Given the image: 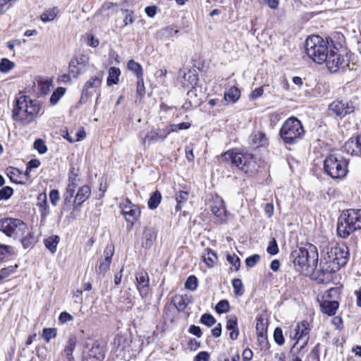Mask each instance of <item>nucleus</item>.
Listing matches in <instances>:
<instances>
[{
  "label": "nucleus",
  "mask_w": 361,
  "mask_h": 361,
  "mask_svg": "<svg viewBox=\"0 0 361 361\" xmlns=\"http://www.w3.org/2000/svg\"><path fill=\"white\" fill-rule=\"evenodd\" d=\"M334 47L333 41L319 35L309 36L305 41V52L314 63L323 64Z\"/></svg>",
  "instance_id": "nucleus-1"
},
{
  "label": "nucleus",
  "mask_w": 361,
  "mask_h": 361,
  "mask_svg": "<svg viewBox=\"0 0 361 361\" xmlns=\"http://www.w3.org/2000/svg\"><path fill=\"white\" fill-rule=\"evenodd\" d=\"M40 110L41 106L37 101L21 94L16 98L12 116L16 121L29 123L35 119Z\"/></svg>",
  "instance_id": "nucleus-2"
},
{
  "label": "nucleus",
  "mask_w": 361,
  "mask_h": 361,
  "mask_svg": "<svg viewBox=\"0 0 361 361\" xmlns=\"http://www.w3.org/2000/svg\"><path fill=\"white\" fill-rule=\"evenodd\" d=\"M360 229L361 209H348L343 210L338 219V235L341 238H346L354 231Z\"/></svg>",
  "instance_id": "nucleus-3"
},
{
  "label": "nucleus",
  "mask_w": 361,
  "mask_h": 361,
  "mask_svg": "<svg viewBox=\"0 0 361 361\" xmlns=\"http://www.w3.org/2000/svg\"><path fill=\"white\" fill-rule=\"evenodd\" d=\"M223 158L227 161H230L232 165L250 176L258 171L259 166L250 153L226 152L223 154Z\"/></svg>",
  "instance_id": "nucleus-4"
},
{
  "label": "nucleus",
  "mask_w": 361,
  "mask_h": 361,
  "mask_svg": "<svg viewBox=\"0 0 361 361\" xmlns=\"http://www.w3.org/2000/svg\"><path fill=\"white\" fill-rule=\"evenodd\" d=\"M293 264L300 267L316 268L318 262V252L316 246L307 244L304 247H300L292 253Z\"/></svg>",
  "instance_id": "nucleus-5"
},
{
  "label": "nucleus",
  "mask_w": 361,
  "mask_h": 361,
  "mask_svg": "<svg viewBox=\"0 0 361 361\" xmlns=\"http://www.w3.org/2000/svg\"><path fill=\"white\" fill-rule=\"evenodd\" d=\"M305 133L301 122L296 118H288L282 125L280 135L284 142L294 144L300 140Z\"/></svg>",
  "instance_id": "nucleus-6"
},
{
  "label": "nucleus",
  "mask_w": 361,
  "mask_h": 361,
  "mask_svg": "<svg viewBox=\"0 0 361 361\" xmlns=\"http://www.w3.org/2000/svg\"><path fill=\"white\" fill-rule=\"evenodd\" d=\"M348 162L342 156L330 154L324 161V171L332 178H341L348 173Z\"/></svg>",
  "instance_id": "nucleus-7"
},
{
  "label": "nucleus",
  "mask_w": 361,
  "mask_h": 361,
  "mask_svg": "<svg viewBox=\"0 0 361 361\" xmlns=\"http://www.w3.org/2000/svg\"><path fill=\"white\" fill-rule=\"evenodd\" d=\"M326 259L331 264H334L340 269L346 264L348 259V248L342 243L332 242L326 247Z\"/></svg>",
  "instance_id": "nucleus-8"
},
{
  "label": "nucleus",
  "mask_w": 361,
  "mask_h": 361,
  "mask_svg": "<svg viewBox=\"0 0 361 361\" xmlns=\"http://www.w3.org/2000/svg\"><path fill=\"white\" fill-rule=\"evenodd\" d=\"M0 231L16 239L26 231V224L18 219L6 218L0 220Z\"/></svg>",
  "instance_id": "nucleus-9"
},
{
  "label": "nucleus",
  "mask_w": 361,
  "mask_h": 361,
  "mask_svg": "<svg viewBox=\"0 0 361 361\" xmlns=\"http://www.w3.org/2000/svg\"><path fill=\"white\" fill-rule=\"evenodd\" d=\"M324 63H326L328 69L336 73L340 70L345 71L350 66V59L347 54H341L338 49L334 46Z\"/></svg>",
  "instance_id": "nucleus-10"
},
{
  "label": "nucleus",
  "mask_w": 361,
  "mask_h": 361,
  "mask_svg": "<svg viewBox=\"0 0 361 361\" xmlns=\"http://www.w3.org/2000/svg\"><path fill=\"white\" fill-rule=\"evenodd\" d=\"M320 269L317 276V280L319 283H326L331 281L333 274L339 269L334 264H331L327 260L326 257L321 259Z\"/></svg>",
  "instance_id": "nucleus-11"
},
{
  "label": "nucleus",
  "mask_w": 361,
  "mask_h": 361,
  "mask_svg": "<svg viewBox=\"0 0 361 361\" xmlns=\"http://www.w3.org/2000/svg\"><path fill=\"white\" fill-rule=\"evenodd\" d=\"M102 80L99 76L91 77L84 85L81 92V100L86 101L97 92L102 85Z\"/></svg>",
  "instance_id": "nucleus-12"
},
{
  "label": "nucleus",
  "mask_w": 361,
  "mask_h": 361,
  "mask_svg": "<svg viewBox=\"0 0 361 361\" xmlns=\"http://www.w3.org/2000/svg\"><path fill=\"white\" fill-rule=\"evenodd\" d=\"M353 109L354 107L348 102L343 100H336L329 106L331 114L340 117H343L353 112Z\"/></svg>",
  "instance_id": "nucleus-13"
},
{
  "label": "nucleus",
  "mask_w": 361,
  "mask_h": 361,
  "mask_svg": "<svg viewBox=\"0 0 361 361\" xmlns=\"http://www.w3.org/2000/svg\"><path fill=\"white\" fill-rule=\"evenodd\" d=\"M137 288L140 295L144 298L148 293L149 284V276L147 271L142 270L136 274Z\"/></svg>",
  "instance_id": "nucleus-14"
},
{
  "label": "nucleus",
  "mask_w": 361,
  "mask_h": 361,
  "mask_svg": "<svg viewBox=\"0 0 361 361\" xmlns=\"http://www.w3.org/2000/svg\"><path fill=\"white\" fill-rule=\"evenodd\" d=\"M121 211L124 215L126 220L130 223L131 226L133 225L134 221L140 214L138 204H123V207H121Z\"/></svg>",
  "instance_id": "nucleus-15"
},
{
  "label": "nucleus",
  "mask_w": 361,
  "mask_h": 361,
  "mask_svg": "<svg viewBox=\"0 0 361 361\" xmlns=\"http://www.w3.org/2000/svg\"><path fill=\"white\" fill-rule=\"evenodd\" d=\"M310 331V324L306 321L298 323L294 329L293 335L290 334V337L295 340V342L300 343L305 337H308Z\"/></svg>",
  "instance_id": "nucleus-16"
},
{
  "label": "nucleus",
  "mask_w": 361,
  "mask_h": 361,
  "mask_svg": "<svg viewBox=\"0 0 361 361\" xmlns=\"http://www.w3.org/2000/svg\"><path fill=\"white\" fill-rule=\"evenodd\" d=\"M343 150L350 155H358L361 154V148L358 145V137L350 138L343 146Z\"/></svg>",
  "instance_id": "nucleus-17"
},
{
  "label": "nucleus",
  "mask_w": 361,
  "mask_h": 361,
  "mask_svg": "<svg viewBox=\"0 0 361 361\" xmlns=\"http://www.w3.org/2000/svg\"><path fill=\"white\" fill-rule=\"evenodd\" d=\"M261 326L262 327L260 329L259 323H257L256 325V330L257 332V342L261 346L262 349H269V343L267 335V329H264L262 324H261Z\"/></svg>",
  "instance_id": "nucleus-18"
},
{
  "label": "nucleus",
  "mask_w": 361,
  "mask_h": 361,
  "mask_svg": "<svg viewBox=\"0 0 361 361\" xmlns=\"http://www.w3.org/2000/svg\"><path fill=\"white\" fill-rule=\"evenodd\" d=\"M22 243L24 248L32 247L37 241L34 234L31 232L26 225V231L23 232V235L18 238Z\"/></svg>",
  "instance_id": "nucleus-19"
},
{
  "label": "nucleus",
  "mask_w": 361,
  "mask_h": 361,
  "mask_svg": "<svg viewBox=\"0 0 361 361\" xmlns=\"http://www.w3.org/2000/svg\"><path fill=\"white\" fill-rule=\"evenodd\" d=\"M250 140L255 147H264L267 144L266 135L262 131H254L250 135Z\"/></svg>",
  "instance_id": "nucleus-20"
},
{
  "label": "nucleus",
  "mask_w": 361,
  "mask_h": 361,
  "mask_svg": "<svg viewBox=\"0 0 361 361\" xmlns=\"http://www.w3.org/2000/svg\"><path fill=\"white\" fill-rule=\"evenodd\" d=\"M156 239L155 232L149 228H147L143 232L142 238V246L146 249H149L154 244Z\"/></svg>",
  "instance_id": "nucleus-21"
},
{
  "label": "nucleus",
  "mask_w": 361,
  "mask_h": 361,
  "mask_svg": "<svg viewBox=\"0 0 361 361\" xmlns=\"http://www.w3.org/2000/svg\"><path fill=\"white\" fill-rule=\"evenodd\" d=\"M76 176V175H74L73 177H69V183L65 193V203H70L71 202L72 197H73L75 188L78 184V178Z\"/></svg>",
  "instance_id": "nucleus-22"
},
{
  "label": "nucleus",
  "mask_w": 361,
  "mask_h": 361,
  "mask_svg": "<svg viewBox=\"0 0 361 361\" xmlns=\"http://www.w3.org/2000/svg\"><path fill=\"white\" fill-rule=\"evenodd\" d=\"M240 96V92L236 87H231L228 91L225 92L224 100L226 104L228 103H235L238 100Z\"/></svg>",
  "instance_id": "nucleus-23"
},
{
  "label": "nucleus",
  "mask_w": 361,
  "mask_h": 361,
  "mask_svg": "<svg viewBox=\"0 0 361 361\" xmlns=\"http://www.w3.org/2000/svg\"><path fill=\"white\" fill-rule=\"evenodd\" d=\"M226 329L230 331L229 336L231 340L237 339L239 335L238 322L235 317L229 318L226 323Z\"/></svg>",
  "instance_id": "nucleus-24"
},
{
  "label": "nucleus",
  "mask_w": 361,
  "mask_h": 361,
  "mask_svg": "<svg viewBox=\"0 0 361 361\" xmlns=\"http://www.w3.org/2000/svg\"><path fill=\"white\" fill-rule=\"evenodd\" d=\"M202 259L208 267H213L216 264L218 258L216 254L210 248L205 249L202 254Z\"/></svg>",
  "instance_id": "nucleus-25"
},
{
  "label": "nucleus",
  "mask_w": 361,
  "mask_h": 361,
  "mask_svg": "<svg viewBox=\"0 0 361 361\" xmlns=\"http://www.w3.org/2000/svg\"><path fill=\"white\" fill-rule=\"evenodd\" d=\"M338 307V302L337 301H324L321 304L322 311L329 315L333 316Z\"/></svg>",
  "instance_id": "nucleus-26"
},
{
  "label": "nucleus",
  "mask_w": 361,
  "mask_h": 361,
  "mask_svg": "<svg viewBox=\"0 0 361 361\" xmlns=\"http://www.w3.org/2000/svg\"><path fill=\"white\" fill-rule=\"evenodd\" d=\"M91 194L90 188L87 185H83L78 191L74 203H84L90 197Z\"/></svg>",
  "instance_id": "nucleus-27"
},
{
  "label": "nucleus",
  "mask_w": 361,
  "mask_h": 361,
  "mask_svg": "<svg viewBox=\"0 0 361 361\" xmlns=\"http://www.w3.org/2000/svg\"><path fill=\"white\" fill-rule=\"evenodd\" d=\"M75 345L76 338L75 336L70 337L63 350V354L67 357L68 361H72L73 360V352L75 350Z\"/></svg>",
  "instance_id": "nucleus-28"
},
{
  "label": "nucleus",
  "mask_w": 361,
  "mask_h": 361,
  "mask_svg": "<svg viewBox=\"0 0 361 361\" xmlns=\"http://www.w3.org/2000/svg\"><path fill=\"white\" fill-rule=\"evenodd\" d=\"M121 71L118 68L111 67L109 70V75L106 80L107 85H116L119 81Z\"/></svg>",
  "instance_id": "nucleus-29"
},
{
  "label": "nucleus",
  "mask_w": 361,
  "mask_h": 361,
  "mask_svg": "<svg viewBox=\"0 0 361 361\" xmlns=\"http://www.w3.org/2000/svg\"><path fill=\"white\" fill-rule=\"evenodd\" d=\"M99 355H104L102 350L100 349L99 345L96 343H94L91 347L89 345L86 346V349L83 352V357H98Z\"/></svg>",
  "instance_id": "nucleus-30"
},
{
  "label": "nucleus",
  "mask_w": 361,
  "mask_h": 361,
  "mask_svg": "<svg viewBox=\"0 0 361 361\" xmlns=\"http://www.w3.org/2000/svg\"><path fill=\"white\" fill-rule=\"evenodd\" d=\"M60 238L58 235H51L44 239V244L45 247L52 253H55Z\"/></svg>",
  "instance_id": "nucleus-31"
},
{
  "label": "nucleus",
  "mask_w": 361,
  "mask_h": 361,
  "mask_svg": "<svg viewBox=\"0 0 361 361\" xmlns=\"http://www.w3.org/2000/svg\"><path fill=\"white\" fill-rule=\"evenodd\" d=\"M127 67L129 71H132L136 75L137 78L143 77V70L141 65L133 59L128 62Z\"/></svg>",
  "instance_id": "nucleus-32"
},
{
  "label": "nucleus",
  "mask_w": 361,
  "mask_h": 361,
  "mask_svg": "<svg viewBox=\"0 0 361 361\" xmlns=\"http://www.w3.org/2000/svg\"><path fill=\"white\" fill-rule=\"evenodd\" d=\"M169 132H166L165 135H162L159 133L157 131H151L145 138V142L147 141L149 144L153 142H157L158 140H164L167 135H169Z\"/></svg>",
  "instance_id": "nucleus-33"
},
{
  "label": "nucleus",
  "mask_w": 361,
  "mask_h": 361,
  "mask_svg": "<svg viewBox=\"0 0 361 361\" xmlns=\"http://www.w3.org/2000/svg\"><path fill=\"white\" fill-rule=\"evenodd\" d=\"M57 14H58L57 8H54L49 9L48 11H44L41 15V20L43 22H48V21L53 20L56 17Z\"/></svg>",
  "instance_id": "nucleus-34"
},
{
  "label": "nucleus",
  "mask_w": 361,
  "mask_h": 361,
  "mask_svg": "<svg viewBox=\"0 0 361 361\" xmlns=\"http://www.w3.org/2000/svg\"><path fill=\"white\" fill-rule=\"evenodd\" d=\"M173 301L176 307L179 311H183L188 305V298L182 295L176 296Z\"/></svg>",
  "instance_id": "nucleus-35"
},
{
  "label": "nucleus",
  "mask_w": 361,
  "mask_h": 361,
  "mask_svg": "<svg viewBox=\"0 0 361 361\" xmlns=\"http://www.w3.org/2000/svg\"><path fill=\"white\" fill-rule=\"evenodd\" d=\"M66 89L63 87H58L51 94L50 97V102L52 105L57 104L59 100L65 94Z\"/></svg>",
  "instance_id": "nucleus-36"
},
{
  "label": "nucleus",
  "mask_w": 361,
  "mask_h": 361,
  "mask_svg": "<svg viewBox=\"0 0 361 361\" xmlns=\"http://www.w3.org/2000/svg\"><path fill=\"white\" fill-rule=\"evenodd\" d=\"M14 63L8 59H2L0 61V71L1 73H8L14 68Z\"/></svg>",
  "instance_id": "nucleus-37"
},
{
  "label": "nucleus",
  "mask_w": 361,
  "mask_h": 361,
  "mask_svg": "<svg viewBox=\"0 0 361 361\" xmlns=\"http://www.w3.org/2000/svg\"><path fill=\"white\" fill-rule=\"evenodd\" d=\"M40 93L45 95L50 91L51 86V80L46 79L41 80L38 82Z\"/></svg>",
  "instance_id": "nucleus-38"
},
{
  "label": "nucleus",
  "mask_w": 361,
  "mask_h": 361,
  "mask_svg": "<svg viewBox=\"0 0 361 361\" xmlns=\"http://www.w3.org/2000/svg\"><path fill=\"white\" fill-rule=\"evenodd\" d=\"M229 309V303L226 300L219 301L215 307L216 311L219 314L228 312Z\"/></svg>",
  "instance_id": "nucleus-39"
},
{
  "label": "nucleus",
  "mask_w": 361,
  "mask_h": 361,
  "mask_svg": "<svg viewBox=\"0 0 361 361\" xmlns=\"http://www.w3.org/2000/svg\"><path fill=\"white\" fill-rule=\"evenodd\" d=\"M79 65L77 64L75 61L71 60L69 63V75L73 78H78V76L81 73V68L78 67Z\"/></svg>",
  "instance_id": "nucleus-40"
},
{
  "label": "nucleus",
  "mask_w": 361,
  "mask_h": 361,
  "mask_svg": "<svg viewBox=\"0 0 361 361\" xmlns=\"http://www.w3.org/2000/svg\"><path fill=\"white\" fill-rule=\"evenodd\" d=\"M56 336V329L52 328H45L43 329L42 337L46 342H49L50 339Z\"/></svg>",
  "instance_id": "nucleus-41"
},
{
  "label": "nucleus",
  "mask_w": 361,
  "mask_h": 361,
  "mask_svg": "<svg viewBox=\"0 0 361 361\" xmlns=\"http://www.w3.org/2000/svg\"><path fill=\"white\" fill-rule=\"evenodd\" d=\"M200 322L210 327L216 323V319L212 314L205 313L201 317Z\"/></svg>",
  "instance_id": "nucleus-42"
},
{
  "label": "nucleus",
  "mask_w": 361,
  "mask_h": 361,
  "mask_svg": "<svg viewBox=\"0 0 361 361\" xmlns=\"http://www.w3.org/2000/svg\"><path fill=\"white\" fill-rule=\"evenodd\" d=\"M197 279L195 276H190L185 283V287L190 290H195L197 287Z\"/></svg>",
  "instance_id": "nucleus-43"
},
{
  "label": "nucleus",
  "mask_w": 361,
  "mask_h": 361,
  "mask_svg": "<svg viewBox=\"0 0 361 361\" xmlns=\"http://www.w3.org/2000/svg\"><path fill=\"white\" fill-rule=\"evenodd\" d=\"M274 340L279 345H282L284 343L283 331L280 327L275 329L274 332Z\"/></svg>",
  "instance_id": "nucleus-44"
},
{
  "label": "nucleus",
  "mask_w": 361,
  "mask_h": 361,
  "mask_svg": "<svg viewBox=\"0 0 361 361\" xmlns=\"http://www.w3.org/2000/svg\"><path fill=\"white\" fill-rule=\"evenodd\" d=\"M17 267H18V266L15 265V266H9L8 267L1 269L0 270V281L9 276L11 274H13L16 271V269Z\"/></svg>",
  "instance_id": "nucleus-45"
},
{
  "label": "nucleus",
  "mask_w": 361,
  "mask_h": 361,
  "mask_svg": "<svg viewBox=\"0 0 361 361\" xmlns=\"http://www.w3.org/2000/svg\"><path fill=\"white\" fill-rule=\"evenodd\" d=\"M212 211L216 216L222 217L226 214L225 204H214L212 207Z\"/></svg>",
  "instance_id": "nucleus-46"
},
{
  "label": "nucleus",
  "mask_w": 361,
  "mask_h": 361,
  "mask_svg": "<svg viewBox=\"0 0 361 361\" xmlns=\"http://www.w3.org/2000/svg\"><path fill=\"white\" fill-rule=\"evenodd\" d=\"M300 343H298V342H295L293 345L292 346L290 349V354L291 356H298V357H303L304 355L307 353V350H300V347H298V345Z\"/></svg>",
  "instance_id": "nucleus-47"
},
{
  "label": "nucleus",
  "mask_w": 361,
  "mask_h": 361,
  "mask_svg": "<svg viewBox=\"0 0 361 361\" xmlns=\"http://www.w3.org/2000/svg\"><path fill=\"white\" fill-rule=\"evenodd\" d=\"M227 261L231 264L235 269V270H238L240 266V258L235 255H227L226 256Z\"/></svg>",
  "instance_id": "nucleus-48"
},
{
  "label": "nucleus",
  "mask_w": 361,
  "mask_h": 361,
  "mask_svg": "<svg viewBox=\"0 0 361 361\" xmlns=\"http://www.w3.org/2000/svg\"><path fill=\"white\" fill-rule=\"evenodd\" d=\"M12 252V247L8 245L0 243V262L7 256Z\"/></svg>",
  "instance_id": "nucleus-49"
},
{
  "label": "nucleus",
  "mask_w": 361,
  "mask_h": 361,
  "mask_svg": "<svg viewBox=\"0 0 361 361\" xmlns=\"http://www.w3.org/2000/svg\"><path fill=\"white\" fill-rule=\"evenodd\" d=\"M34 148L40 154H44L47 151L44 142L41 139H37L35 141Z\"/></svg>",
  "instance_id": "nucleus-50"
},
{
  "label": "nucleus",
  "mask_w": 361,
  "mask_h": 361,
  "mask_svg": "<svg viewBox=\"0 0 361 361\" xmlns=\"http://www.w3.org/2000/svg\"><path fill=\"white\" fill-rule=\"evenodd\" d=\"M232 285L235 295L243 294V283L240 279H234L232 281Z\"/></svg>",
  "instance_id": "nucleus-51"
},
{
  "label": "nucleus",
  "mask_w": 361,
  "mask_h": 361,
  "mask_svg": "<svg viewBox=\"0 0 361 361\" xmlns=\"http://www.w3.org/2000/svg\"><path fill=\"white\" fill-rule=\"evenodd\" d=\"M136 93L137 95H138L141 98L143 97L145 94V87L143 77L137 78Z\"/></svg>",
  "instance_id": "nucleus-52"
},
{
  "label": "nucleus",
  "mask_w": 361,
  "mask_h": 361,
  "mask_svg": "<svg viewBox=\"0 0 361 361\" xmlns=\"http://www.w3.org/2000/svg\"><path fill=\"white\" fill-rule=\"evenodd\" d=\"M13 194V189L6 186L0 190V200H8Z\"/></svg>",
  "instance_id": "nucleus-53"
},
{
  "label": "nucleus",
  "mask_w": 361,
  "mask_h": 361,
  "mask_svg": "<svg viewBox=\"0 0 361 361\" xmlns=\"http://www.w3.org/2000/svg\"><path fill=\"white\" fill-rule=\"evenodd\" d=\"M267 252L272 255H274L278 253L279 247L277 243L274 238L269 241V246L267 249Z\"/></svg>",
  "instance_id": "nucleus-54"
},
{
  "label": "nucleus",
  "mask_w": 361,
  "mask_h": 361,
  "mask_svg": "<svg viewBox=\"0 0 361 361\" xmlns=\"http://www.w3.org/2000/svg\"><path fill=\"white\" fill-rule=\"evenodd\" d=\"M260 259V256L257 254L253 255L247 257L245 264L249 267H253Z\"/></svg>",
  "instance_id": "nucleus-55"
},
{
  "label": "nucleus",
  "mask_w": 361,
  "mask_h": 361,
  "mask_svg": "<svg viewBox=\"0 0 361 361\" xmlns=\"http://www.w3.org/2000/svg\"><path fill=\"white\" fill-rule=\"evenodd\" d=\"M125 17L123 19V25L126 26L129 24H132L134 22L133 13L129 10H125Z\"/></svg>",
  "instance_id": "nucleus-56"
},
{
  "label": "nucleus",
  "mask_w": 361,
  "mask_h": 361,
  "mask_svg": "<svg viewBox=\"0 0 361 361\" xmlns=\"http://www.w3.org/2000/svg\"><path fill=\"white\" fill-rule=\"evenodd\" d=\"M73 320V317L67 312H62L59 317V322L61 324H65Z\"/></svg>",
  "instance_id": "nucleus-57"
},
{
  "label": "nucleus",
  "mask_w": 361,
  "mask_h": 361,
  "mask_svg": "<svg viewBox=\"0 0 361 361\" xmlns=\"http://www.w3.org/2000/svg\"><path fill=\"white\" fill-rule=\"evenodd\" d=\"M16 0H0V14L9 8Z\"/></svg>",
  "instance_id": "nucleus-58"
},
{
  "label": "nucleus",
  "mask_w": 361,
  "mask_h": 361,
  "mask_svg": "<svg viewBox=\"0 0 361 361\" xmlns=\"http://www.w3.org/2000/svg\"><path fill=\"white\" fill-rule=\"evenodd\" d=\"M191 124L188 122H183L178 124H175L171 126V130L173 132L178 131L180 130L188 129L190 127Z\"/></svg>",
  "instance_id": "nucleus-59"
},
{
  "label": "nucleus",
  "mask_w": 361,
  "mask_h": 361,
  "mask_svg": "<svg viewBox=\"0 0 361 361\" xmlns=\"http://www.w3.org/2000/svg\"><path fill=\"white\" fill-rule=\"evenodd\" d=\"M183 78L185 80H188L190 85L196 84L197 80L196 75L191 73L190 71H188L187 73H185L183 75Z\"/></svg>",
  "instance_id": "nucleus-60"
},
{
  "label": "nucleus",
  "mask_w": 361,
  "mask_h": 361,
  "mask_svg": "<svg viewBox=\"0 0 361 361\" xmlns=\"http://www.w3.org/2000/svg\"><path fill=\"white\" fill-rule=\"evenodd\" d=\"M161 195L159 191H155L150 197L147 203H160Z\"/></svg>",
  "instance_id": "nucleus-61"
},
{
  "label": "nucleus",
  "mask_w": 361,
  "mask_h": 361,
  "mask_svg": "<svg viewBox=\"0 0 361 361\" xmlns=\"http://www.w3.org/2000/svg\"><path fill=\"white\" fill-rule=\"evenodd\" d=\"M105 260L111 262V257L114 255V247L112 245H108L104 250Z\"/></svg>",
  "instance_id": "nucleus-62"
},
{
  "label": "nucleus",
  "mask_w": 361,
  "mask_h": 361,
  "mask_svg": "<svg viewBox=\"0 0 361 361\" xmlns=\"http://www.w3.org/2000/svg\"><path fill=\"white\" fill-rule=\"evenodd\" d=\"M87 44L90 47H97L99 45V39L95 38L93 35H88Z\"/></svg>",
  "instance_id": "nucleus-63"
},
{
  "label": "nucleus",
  "mask_w": 361,
  "mask_h": 361,
  "mask_svg": "<svg viewBox=\"0 0 361 361\" xmlns=\"http://www.w3.org/2000/svg\"><path fill=\"white\" fill-rule=\"evenodd\" d=\"M209 354L207 352L202 351L199 353L195 358V361H209Z\"/></svg>",
  "instance_id": "nucleus-64"
}]
</instances>
